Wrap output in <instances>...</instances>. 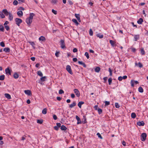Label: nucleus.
Returning a JSON list of instances; mask_svg holds the SVG:
<instances>
[{"label":"nucleus","mask_w":148,"mask_h":148,"mask_svg":"<svg viewBox=\"0 0 148 148\" xmlns=\"http://www.w3.org/2000/svg\"><path fill=\"white\" fill-rule=\"evenodd\" d=\"M76 103L75 101H73L72 104L69 105V108H71L76 106Z\"/></svg>","instance_id":"6e6552de"},{"label":"nucleus","mask_w":148,"mask_h":148,"mask_svg":"<svg viewBox=\"0 0 148 148\" xmlns=\"http://www.w3.org/2000/svg\"><path fill=\"white\" fill-rule=\"evenodd\" d=\"M24 92L25 94L29 95H30L31 94V91L29 90H25Z\"/></svg>","instance_id":"4468645a"},{"label":"nucleus","mask_w":148,"mask_h":148,"mask_svg":"<svg viewBox=\"0 0 148 148\" xmlns=\"http://www.w3.org/2000/svg\"><path fill=\"white\" fill-rule=\"evenodd\" d=\"M115 107L117 108H119L120 107V106L117 103H115Z\"/></svg>","instance_id":"a18cd8bd"},{"label":"nucleus","mask_w":148,"mask_h":148,"mask_svg":"<svg viewBox=\"0 0 148 148\" xmlns=\"http://www.w3.org/2000/svg\"><path fill=\"white\" fill-rule=\"evenodd\" d=\"M46 78V77L45 76H44V77H41L40 78V80L42 81V82H44V81L45 80V79Z\"/></svg>","instance_id":"ea45409f"},{"label":"nucleus","mask_w":148,"mask_h":148,"mask_svg":"<svg viewBox=\"0 0 148 148\" xmlns=\"http://www.w3.org/2000/svg\"><path fill=\"white\" fill-rule=\"evenodd\" d=\"M138 91L140 92H143V89L141 87H140L138 89Z\"/></svg>","instance_id":"a878e982"},{"label":"nucleus","mask_w":148,"mask_h":148,"mask_svg":"<svg viewBox=\"0 0 148 148\" xmlns=\"http://www.w3.org/2000/svg\"><path fill=\"white\" fill-rule=\"evenodd\" d=\"M53 118L55 120H56L57 119V117L55 114H54L53 115Z\"/></svg>","instance_id":"13d9d810"},{"label":"nucleus","mask_w":148,"mask_h":148,"mask_svg":"<svg viewBox=\"0 0 148 148\" xmlns=\"http://www.w3.org/2000/svg\"><path fill=\"white\" fill-rule=\"evenodd\" d=\"M131 84L132 87H133L134 86V82H133V80H131Z\"/></svg>","instance_id":"4d7b16f0"},{"label":"nucleus","mask_w":148,"mask_h":148,"mask_svg":"<svg viewBox=\"0 0 148 148\" xmlns=\"http://www.w3.org/2000/svg\"><path fill=\"white\" fill-rule=\"evenodd\" d=\"M85 56H86L87 58L88 59L89 58V54L87 52H86L84 54Z\"/></svg>","instance_id":"4c0bfd02"},{"label":"nucleus","mask_w":148,"mask_h":148,"mask_svg":"<svg viewBox=\"0 0 148 148\" xmlns=\"http://www.w3.org/2000/svg\"><path fill=\"white\" fill-rule=\"evenodd\" d=\"M112 81V79L111 78H110L108 79V82L109 84L110 85L111 84Z\"/></svg>","instance_id":"c9c22d12"},{"label":"nucleus","mask_w":148,"mask_h":148,"mask_svg":"<svg viewBox=\"0 0 148 148\" xmlns=\"http://www.w3.org/2000/svg\"><path fill=\"white\" fill-rule=\"evenodd\" d=\"M57 126L58 127V128H59L60 127H61V124L60 123H56Z\"/></svg>","instance_id":"bf43d9fd"},{"label":"nucleus","mask_w":148,"mask_h":148,"mask_svg":"<svg viewBox=\"0 0 148 148\" xmlns=\"http://www.w3.org/2000/svg\"><path fill=\"white\" fill-rule=\"evenodd\" d=\"M72 21L73 22L75 23L76 25H78L79 24V23L77 22L76 19L74 18H73L72 20Z\"/></svg>","instance_id":"393cba45"},{"label":"nucleus","mask_w":148,"mask_h":148,"mask_svg":"<svg viewBox=\"0 0 148 148\" xmlns=\"http://www.w3.org/2000/svg\"><path fill=\"white\" fill-rule=\"evenodd\" d=\"M139 38V36L138 35H135L134 36V38L135 40L136 41Z\"/></svg>","instance_id":"3c124183"},{"label":"nucleus","mask_w":148,"mask_h":148,"mask_svg":"<svg viewBox=\"0 0 148 148\" xmlns=\"http://www.w3.org/2000/svg\"><path fill=\"white\" fill-rule=\"evenodd\" d=\"M15 21L16 24L18 26H19L20 24L22 22V20L21 19L18 18H15Z\"/></svg>","instance_id":"f03ea898"},{"label":"nucleus","mask_w":148,"mask_h":148,"mask_svg":"<svg viewBox=\"0 0 148 148\" xmlns=\"http://www.w3.org/2000/svg\"><path fill=\"white\" fill-rule=\"evenodd\" d=\"M97 135L98 136L99 138H100L101 139H103L102 137L101 136V134L99 133H97Z\"/></svg>","instance_id":"de8ad7c7"},{"label":"nucleus","mask_w":148,"mask_h":148,"mask_svg":"<svg viewBox=\"0 0 148 148\" xmlns=\"http://www.w3.org/2000/svg\"><path fill=\"white\" fill-rule=\"evenodd\" d=\"M0 45L1 47H4L5 46V44L3 42H1L0 43Z\"/></svg>","instance_id":"c03bdc74"},{"label":"nucleus","mask_w":148,"mask_h":148,"mask_svg":"<svg viewBox=\"0 0 148 148\" xmlns=\"http://www.w3.org/2000/svg\"><path fill=\"white\" fill-rule=\"evenodd\" d=\"M32 20L29 18H27L26 19V21L27 23V25H30L31 23L32 22Z\"/></svg>","instance_id":"39448f33"},{"label":"nucleus","mask_w":148,"mask_h":148,"mask_svg":"<svg viewBox=\"0 0 148 148\" xmlns=\"http://www.w3.org/2000/svg\"><path fill=\"white\" fill-rule=\"evenodd\" d=\"M5 97L8 99H11L10 95L8 93H5L4 94Z\"/></svg>","instance_id":"6ab92c4d"},{"label":"nucleus","mask_w":148,"mask_h":148,"mask_svg":"<svg viewBox=\"0 0 148 148\" xmlns=\"http://www.w3.org/2000/svg\"><path fill=\"white\" fill-rule=\"evenodd\" d=\"M66 70L71 75H72L73 73L71 70V66L67 65L66 66Z\"/></svg>","instance_id":"20e7f679"},{"label":"nucleus","mask_w":148,"mask_h":148,"mask_svg":"<svg viewBox=\"0 0 148 148\" xmlns=\"http://www.w3.org/2000/svg\"><path fill=\"white\" fill-rule=\"evenodd\" d=\"M77 51V50L76 48H75L73 49V52L74 53L76 52Z\"/></svg>","instance_id":"052dcab7"},{"label":"nucleus","mask_w":148,"mask_h":148,"mask_svg":"<svg viewBox=\"0 0 148 148\" xmlns=\"http://www.w3.org/2000/svg\"><path fill=\"white\" fill-rule=\"evenodd\" d=\"M39 40L41 41H44L45 40V38L43 36H41L39 38Z\"/></svg>","instance_id":"cd10ccee"},{"label":"nucleus","mask_w":148,"mask_h":148,"mask_svg":"<svg viewBox=\"0 0 148 148\" xmlns=\"http://www.w3.org/2000/svg\"><path fill=\"white\" fill-rule=\"evenodd\" d=\"M136 114L135 113L133 112L131 114V116L132 118H135L136 117Z\"/></svg>","instance_id":"c756f323"},{"label":"nucleus","mask_w":148,"mask_h":148,"mask_svg":"<svg viewBox=\"0 0 148 148\" xmlns=\"http://www.w3.org/2000/svg\"><path fill=\"white\" fill-rule=\"evenodd\" d=\"M60 129L62 130L65 131L66 130L67 128L64 125H62L61 126Z\"/></svg>","instance_id":"412c9836"},{"label":"nucleus","mask_w":148,"mask_h":148,"mask_svg":"<svg viewBox=\"0 0 148 148\" xmlns=\"http://www.w3.org/2000/svg\"><path fill=\"white\" fill-rule=\"evenodd\" d=\"M84 102L83 101H80L78 103V106L80 108H81L82 105L84 104Z\"/></svg>","instance_id":"aec40b11"},{"label":"nucleus","mask_w":148,"mask_h":148,"mask_svg":"<svg viewBox=\"0 0 148 148\" xmlns=\"http://www.w3.org/2000/svg\"><path fill=\"white\" fill-rule=\"evenodd\" d=\"M3 12L6 16L9 15L10 12H8L6 9H3Z\"/></svg>","instance_id":"ddd939ff"},{"label":"nucleus","mask_w":148,"mask_h":148,"mask_svg":"<svg viewBox=\"0 0 148 148\" xmlns=\"http://www.w3.org/2000/svg\"><path fill=\"white\" fill-rule=\"evenodd\" d=\"M4 51L6 53H9L10 52V49L8 47H6L4 48L3 49Z\"/></svg>","instance_id":"2eb2a0df"},{"label":"nucleus","mask_w":148,"mask_h":148,"mask_svg":"<svg viewBox=\"0 0 148 148\" xmlns=\"http://www.w3.org/2000/svg\"><path fill=\"white\" fill-rule=\"evenodd\" d=\"M141 53L142 55H144L145 54V52L143 48L141 49Z\"/></svg>","instance_id":"37998d69"},{"label":"nucleus","mask_w":148,"mask_h":148,"mask_svg":"<svg viewBox=\"0 0 148 148\" xmlns=\"http://www.w3.org/2000/svg\"><path fill=\"white\" fill-rule=\"evenodd\" d=\"M143 21V19L142 18H140L137 21V22L139 24H141Z\"/></svg>","instance_id":"dca6fc26"},{"label":"nucleus","mask_w":148,"mask_h":148,"mask_svg":"<svg viewBox=\"0 0 148 148\" xmlns=\"http://www.w3.org/2000/svg\"><path fill=\"white\" fill-rule=\"evenodd\" d=\"M147 134L145 133H143L141 136V139L142 141H144L146 139Z\"/></svg>","instance_id":"7ed1b4c3"},{"label":"nucleus","mask_w":148,"mask_h":148,"mask_svg":"<svg viewBox=\"0 0 148 148\" xmlns=\"http://www.w3.org/2000/svg\"><path fill=\"white\" fill-rule=\"evenodd\" d=\"M94 108L96 110H98V109H99V108L98 107V106L97 105H96V106H94Z\"/></svg>","instance_id":"e2e57ef3"},{"label":"nucleus","mask_w":148,"mask_h":148,"mask_svg":"<svg viewBox=\"0 0 148 148\" xmlns=\"http://www.w3.org/2000/svg\"><path fill=\"white\" fill-rule=\"evenodd\" d=\"M60 47L62 49L66 48V47L65 46V41L64 40H61L60 42Z\"/></svg>","instance_id":"f257e3e1"},{"label":"nucleus","mask_w":148,"mask_h":148,"mask_svg":"<svg viewBox=\"0 0 148 148\" xmlns=\"http://www.w3.org/2000/svg\"><path fill=\"white\" fill-rule=\"evenodd\" d=\"M68 2L69 4L70 5H72L73 4V2L71 0H68Z\"/></svg>","instance_id":"864d4df0"},{"label":"nucleus","mask_w":148,"mask_h":148,"mask_svg":"<svg viewBox=\"0 0 148 148\" xmlns=\"http://www.w3.org/2000/svg\"><path fill=\"white\" fill-rule=\"evenodd\" d=\"M137 124L139 126H143L145 125V123L143 121H138L137 123Z\"/></svg>","instance_id":"0eeeda50"},{"label":"nucleus","mask_w":148,"mask_h":148,"mask_svg":"<svg viewBox=\"0 0 148 148\" xmlns=\"http://www.w3.org/2000/svg\"><path fill=\"white\" fill-rule=\"evenodd\" d=\"M73 91L77 97H79L80 96L79 92L77 89H75Z\"/></svg>","instance_id":"423d86ee"},{"label":"nucleus","mask_w":148,"mask_h":148,"mask_svg":"<svg viewBox=\"0 0 148 148\" xmlns=\"http://www.w3.org/2000/svg\"><path fill=\"white\" fill-rule=\"evenodd\" d=\"M54 129L55 130H56L57 131L58 130L59 128L57 126H54Z\"/></svg>","instance_id":"0e129e2a"},{"label":"nucleus","mask_w":148,"mask_h":148,"mask_svg":"<svg viewBox=\"0 0 148 148\" xmlns=\"http://www.w3.org/2000/svg\"><path fill=\"white\" fill-rule=\"evenodd\" d=\"M97 36L99 37L100 38H101L103 37V35H100V34H97L96 35Z\"/></svg>","instance_id":"e433bc0d"},{"label":"nucleus","mask_w":148,"mask_h":148,"mask_svg":"<svg viewBox=\"0 0 148 148\" xmlns=\"http://www.w3.org/2000/svg\"><path fill=\"white\" fill-rule=\"evenodd\" d=\"M59 53V52H56L55 53V55L57 57H58L59 56L58 54Z\"/></svg>","instance_id":"69168bd1"},{"label":"nucleus","mask_w":148,"mask_h":148,"mask_svg":"<svg viewBox=\"0 0 148 148\" xmlns=\"http://www.w3.org/2000/svg\"><path fill=\"white\" fill-rule=\"evenodd\" d=\"M18 74L17 73L15 72L14 73L13 75V77L15 79H16L18 78Z\"/></svg>","instance_id":"f3484780"},{"label":"nucleus","mask_w":148,"mask_h":148,"mask_svg":"<svg viewBox=\"0 0 148 148\" xmlns=\"http://www.w3.org/2000/svg\"><path fill=\"white\" fill-rule=\"evenodd\" d=\"M57 1L55 0H53L52 1V3L54 4L56 3H57Z\"/></svg>","instance_id":"774afa93"},{"label":"nucleus","mask_w":148,"mask_h":148,"mask_svg":"<svg viewBox=\"0 0 148 148\" xmlns=\"http://www.w3.org/2000/svg\"><path fill=\"white\" fill-rule=\"evenodd\" d=\"M123 79L122 77L119 76L118 77V80L119 81H121Z\"/></svg>","instance_id":"338daca9"},{"label":"nucleus","mask_w":148,"mask_h":148,"mask_svg":"<svg viewBox=\"0 0 148 148\" xmlns=\"http://www.w3.org/2000/svg\"><path fill=\"white\" fill-rule=\"evenodd\" d=\"M104 103H105V105L106 106H108L110 104V102L107 101H105L104 102Z\"/></svg>","instance_id":"49530a36"},{"label":"nucleus","mask_w":148,"mask_h":148,"mask_svg":"<svg viewBox=\"0 0 148 148\" xmlns=\"http://www.w3.org/2000/svg\"><path fill=\"white\" fill-rule=\"evenodd\" d=\"M35 14L33 13H30L29 14V17L28 18L32 20L33 16Z\"/></svg>","instance_id":"b1692460"},{"label":"nucleus","mask_w":148,"mask_h":148,"mask_svg":"<svg viewBox=\"0 0 148 148\" xmlns=\"http://www.w3.org/2000/svg\"><path fill=\"white\" fill-rule=\"evenodd\" d=\"M42 113L43 114H45L47 113V109L46 108L42 110Z\"/></svg>","instance_id":"c85d7f7f"},{"label":"nucleus","mask_w":148,"mask_h":148,"mask_svg":"<svg viewBox=\"0 0 148 148\" xmlns=\"http://www.w3.org/2000/svg\"><path fill=\"white\" fill-rule=\"evenodd\" d=\"M5 75H3L0 76V80H3L4 79Z\"/></svg>","instance_id":"72a5a7b5"},{"label":"nucleus","mask_w":148,"mask_h":148,"mask_svg":"<svg viewBox=\"0 0 148 148\" xmlns=\"http://www.w3.org/2000/svg\"><path fill=\"white\" fill-rule=\"evenodd\" d=\"M110 44L112 45V46H114V41L112 40H110Z\"/></svg>","instance_id":"603ef678"},{"label":"nucleus","mask_w":148,"mask_h":148,"mask_svg":"<svg viewBox=\"0 0 148 148\" xmlns=\"http://www.w3.org/2000/svg\"><path fill=\"white\" fill-rule=\"evenodd\" d=\"M107 77H105L103 78V79L104 80V82L106 83V82L107 81Z\"/></svg>","instance_id":"680f3d73"},{"label":"nucleus","mask_w":148,"mask_h":148,"mask_svg":"<svg viewBox=\"0 0 148 148\" xmlns=\"http://www.w3.org/2000/svg\"><path fill=\"white\" fill-rule=\"evenodd\" d=\"M64 93V91L63 90H62V89H60L59 90V94H62Z\"/></svg>","instance_id":"8fccbe9b"},{"label":"nucleus","mask_w":148,"mask_h":148,"mask_svg":"<svg viewBox=\"0 0 148 148\" xmlns=\"http://www.w3.org/2000/svg\"><path fill=\"white\" fill-rule=\"evenodd\" d=\"M75 16L76 18H77V20L79 22H80L81 20L80 17V15L79 14H75Z\"/></svg>","instance_id":"9d476101"},{"label":"nucleus","mask_w":148,"mask_h":148,"mask_svg":"<svg viewBox=\"0 0 148 148\" xmlns=\"http://www.w3.org/2000/svg\"><path fill=\"white\" fill-rule=\"evenodd\" d=\"M52 12L55 14H57V11L55 10H54L53 9H52Z\"/></svg>","instance_id":"5fc2aeb1"},{"label":"nucleus","mask_w":148,"mask_h":148,"mask_svg":"<svg viewBox=\"0 0 148 148\" xmlns=\"http://www.w3.org/2000/svg\"><path fill=\"white\" fill-rule=\"evenodd\" d=\"M4 28L3 25H0V31L4 32Z\"/></svg>","instance_id":"7c9ffc66"},{"label":"nucleus","mask_w":148,"mask_h":148,"mask_svg":"<svg viewBox=\"0 0 148 148\" xmlns=\"http://www.w3.org/2000/svg\"><path fill=\"white\" fill-rule=\"evenodd\" d=\"M78 63L79 64L82 65L85 68L86 67V64L84 63L82 61H79L78 62Z\"/></svg>","instance_id":"a211bd4d"},{"label":"nucleus","mask_w":148,"mask_h":148,"mask_svg":"<svg viewBox=\"0 0 148 148\" xmlns=\"http://www.w3.org/2000/svg\"><path fill=\"white\" fill-rule=\"evenodd\" d=\"M37 74L40 77H42L43 75L42 73L40 71H38Z\"/></svg>","instance_id":"473e14b6"},{"label":"nucleus","mask_w":148,"mask_h":148,"mask_svg":"<svg viewBox=\"0 0 148 148\" xmlns=\"http://www.w3.org/2000/svg\"><path fill=\"white\" fill-rule=\"evenodd\" d=\"M9 19L10 21L12 20L13 18V16L12 14L10 13H9Z\"/></svg>","instance_id":"4be33fe9"},{"label":"nucleus","mask_w":148,"mask_h":148,"mask_svg":"<svg viewBox=\"0 0 148 148\" xmlns=\"http://www.w3.org/2000/svg\"><path fill=\"white\" fill-rule=\"evenodd\" d=\"M0 16L1 18H4L5 16L2 12H0Z\"/></svg>","instance_id":"2f4dec72"},{"label":"nucleus","mask_w":148,"mask_h":148,"mask_svg":"<svg viewBox=\"0 0 148 148\" xmlns=\"http://www.w3.org/2000/svg\"><path fill=\"white\" fill-rule=\"evenodd\" d=\"M43 121L42 120H38L37 123H38L41 124L43 123Z\"/></svg>","instance_id":"a19ab883"},{"label":"nucleus","mask_w":148,"mask_h":148,"mask_svg":"<svg viewBox=\"0 0 148 148\" xmlns=\"http://www.w3.org/2000/svg\"><path fill=\"white\" fill-rule=\"evenodd\" d=\"M29 43L30 44V45H31L33 47V48H34V49L35 48V47H34V45H35V43H34V42H30V41H29Z\"/></svg>","instance_id":"f704fd0d"},{"label":"nucleus","mask_w":148,"mask_h":148,"mask_svg":"<svg viewBox=\"0 0 148 148\" xmlns=\"http://www.w3.org/2000/svg\"><path fill=\"white\" fill-rule=\"evenodd\" d=\"M17 14L20 17H21L23 15V13L21 10H20L17 12Z\"/></svg>","instance_id":"f8f14e48"},{"label":"nucleus","mask_w":148,"mask_h":148,"mask_svg":"<svg viewBox=\"0 0 148 148\" xmlns=\"http://www.w3.org/2000/svg\"><path fill=\"white\" fill-rule=\"evenodd\" d=\"M89 34L91 36H92L93 34V31L91 29H90L89 30Z\"/></svg>","instance_id":"58836bf2"},{"label":"nucleus","mask_w":148,"mask_h":148,"mask_svg":"<svg viewBox=\"0 0 148 148\" xmlns=\"http://www.w3.org/2000/svg\"><path fill=\"white\" fill-rule=\"evenodd\" d=\"M76 118L77 121V124L81 123V121L80 119L77 116H76Z\"/></svg>","instance_id":"9b49d317"},{"label":"nucleus","mask_w":148,"mask_h":148,"mask_svg":"<svg viewBox=\"0 0 148 148\" xmlns=\"http://www.w3.org/2000/svg\"><path fill=\"white\" fill-rule=\"evenodd\" d=\"M13 3L14 5H16L18 4V2L16 0H14L13 1Z\"/></svg>","instance_id":"09e8293b"},{"label":"nucleus","mask_w":148,"mask_h":148,"mask_svg":"<svg viewBox=\"0 0 148 148\" xmlns=\"http://www.w3.org/2000/svg\"><path fill=\"white\" fill-rule=\"evenodd\" d=\"M135 65L137 66L138 65L139 67L140 68H141L143 67V66L142 64L140 62H139L137 64V63H136L135 64Z\"/></svg>","instance_id":"5701e85b"},{"label":"nucleus","mask_w":148,"mask_h":148,"mask_svg":"<svg viewBox=\"0 0 148 148\" xmlns=\"http://www.w3.org/2000/svg\"><path fill=\"white\" fill-rule=\"evenodd\" d=\"M5 73L8 75H11V72L9 68H8L5 69Z\"/></svg>","instance_id":"1a4fd4ad"},{"label":"nucleus","mask_w":148,"mask_h":148,"mask_svg":"<svg viewBox=\"0 0 148 148\" xmlns=\"http://www.w3.org/2000/svg\"><path fill=\"white\" fill-rule=\"evenodd\" d=\"M98 113L99 114H101L102 112V110L101 108H99L98 109V110H97Z\"/></svg>","instance_id":"79ce46f5"},{"label":"nucleus","mask_w":148,"mask_h":148,"mask_svg":"<svg viewBox=\"0 0 148 148\" xmlns=\"http://www.w3.org/2000/svg\"><path fill=\"white\" fill-rule=\"evenodd\" d=\"M5 28L7 31H8L9 29V27L8 25H5Z\"/></svg>","instance_id":"6e6d98bb"},{"label":"nucleus","mask_w":148,"mask_h":148,"mask_svg":"<svg viewBox=\"0 0 148 148\" xmlns=\"http://www.w3.org/2000/svg\"><path fill=\"white\" fill-rule=\"evenodd\" d=\"M100 70V68L99 67H97L95 69V71L96 72L98 73L99 72Z\"/></svg>","instance_id":"bb28decb"}]
</instances>
